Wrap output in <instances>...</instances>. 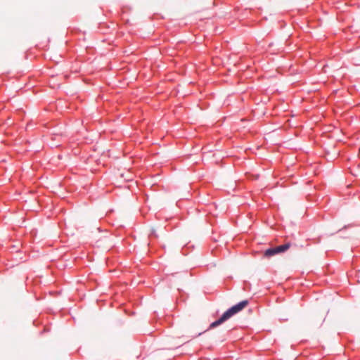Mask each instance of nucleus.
I'll return each mask as SVG.
<instances>
[{"mask_svg":"<svg viewBox=\"0 0 360 360\" xmlns=\"http://www.w3.org/2000/svg\"><path fill=\"white\" fill-rule=\"evenodd\" d=\"M290 243H287L282 245L267 249L266 250L264 251V256L266 258H269L271 257L274 256L276 254H279L287 251L290 248Z\"/></svg>","mask_w":360,"mask_h":360,"instance_id":"2","label":"nucleus"},{"mask_svg":"<svg viewBox=\"0 0 360 360\" xmlns=\"http://www.w3.org/2000/svg\"><path fill=\"white\" fill-rule=\"evenodd\" d=\"M248 304V300H243L240 302L238 303L237 304L233 306L230 309H229L227 311H226L222 316L214 322L212 323L210 326V328H215L221 323H223L224 321L230 319L232 316L234 314L240 312L243 309H245Z\"/></svg>","mask_w":360,"mask_h":360,"instance_id":"1","label":"nucleus"}]
</instances>
